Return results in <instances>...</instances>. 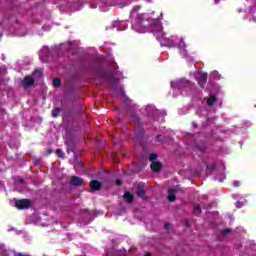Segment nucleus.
I'll return each instance as SVG.
<instances>
[{
  "label": "nucleus",
  "mask_w": 256,
  "mask_h": 256,
  "mask_svg": "<svg viewBox=\"0 0 256 256\" xmlns=\"http://www.w3.org/2000/svg\"><path fill=\"white\" fill-rule=\"evenodd\" d=\"M123 199L126 201V203L131 204L133 201H135V195H133L131 192H125Z\"/></svg>",
  "instance_id": "0eeeda50"
},
{
  "label": "nucleus",
  "mask_w": 256,
  "mask_h": 256,
  "mask_svg": "<svg viewBox=\"0 0 256 256\" xmlns=\"http://www.w3.org/2000/svg\"><path fill=\"white\" fill-rule=\"evenodd\" d=\"M60 113H61V109L60 108H54L52 110V117L57 118V117H59Z\"/></svg>",
  "instance_id": "2eb2a0df"
},
{
  "label": "nucleus",
  "mask_w": 256,
  "mask_h": 256,
  "mask_svg": "<svg viewBox=\"0 0 256 256\" xmlns=\"http://www.w3.org/2000/svg\"><path fill=\"white\" fill-rule=\"evenodd\" d=\"M215 101H217V97L215 95H211L208 99H207V105L208 107H213V104L215 103Z\"/></svg>",
  "instance_id": "9b49d317"
},
{
  "label": "nucleus",
  "mask_w": 256,
  "mask_h": 256,
  "mask_svg": "<svg viewBox=\"0 0 256 256\" xmlns=\"http://www.w3.org/2000/svg\"><path fill=\"white\" fill-rule=\"evenodd\" d=\"M41 74H42L41 70L37 69L33 72V77H41Z\"/></svg>",
  "instance_id": "412c9836"
},
{
  "label": "nucleus",
  "mask_w": 256,
  "mask_h": 256,
  "mask_svg": "<svg viewBox=\"0 0 256 256\" xmlns=\"http://www.w3.org/2000/svg\"><path fill=\"white\" fill-rule=\"evenodd\" d=\"M77 113H83V110H79V111H77Z\"/></svg>",
  "instance_id": "c85d7f7f"
},
{
  "label": "nucleus",
  "mask_w": 256,
  "mask_h": 256,
  "mask_svg": "<svg viewBox=\"0 0 256 256\" xmlns=\"http://www.w3.org/2000/svg\"><path fill=\"white\" fill-rule=\"evenodd\" d=\"M215 2L218 3L217 0H215Z\"/></svg>",
  "instance_id": "473e14b6"
},
{
  "label": "nucleus",
  "mask_w": 256,
  "mask_h": 256,
  "mask_svg": "<svg viewBox=\"0 0 256 256\" xmlns=\"http://www.w3.org/2000/svg\"><path fill=\"white\" fill-rule=\"evenodd\" d=\"M198 213H201V205L196 204L194 206V215H197Z\"/></svg>",
  "instance_id": "a211bd4d"
},
{
  "label": "nucleus",
  "mask_w": 256,
  "mask_h": 256,
  "mask_svg": "<svg viewBox=\"0 0 256 256\" xmlns=\"http://www.w3.org/2000/svg\"><path fill=\"white\" fill-rule=\"evenodd\" d=\"M145 256H151V253H147Z\"/></svg>",
  "instance_id": "7c9ffc66"
},
{
  "label": "nucleus",
  "mask_w": 256,
  "mask_h": 256,
  "mask_svg": "<svg viewBox=\"0 0 256 256\" xmlns=\"http://www.w3.org/2000/svg\"><path fill=\"white\" fill-rule=\"evenodd\" d=\"M192 125H193V127H195V128H197V127H198V125H197V123H196V122H192Z\"/></svg>",
  "instance_id": "bb28decb"
},
{
  "label": "nucleus",
  "mask_w": 256,
  "mask_h": 256,
  "mask_svg": "<svg viewBox=\"0 0 256 256\" xmlns=\"http://www.w3.org/2000/svg\"><path fill=\"white\" fill-rule=\"evenodd\" d=\"M194 151H199V153H205L207 151V146L205 144H197L193 148Z\"/></svg>",
  "instance_id": "9d476101"
},
{
  "label": "nucleus",
  "mask_w": 256,
  "mask_h": 256,
  "mask_svg": "<svg viewBox=\"0 0 256 256\" xmlns=\"http://www.w3.org/2000/svg\"><path fill=\"white\" fill-rule=\"evenodd\" d=\"M156 141H157V143H165L167 141V139L165 138V136L158 134L156 136Z\"/></svg>",
  "instance_id": "4468645a"
},
{
  "label": "nucleus",
  "mask_w": 256,
  "mask_h": 256,
  "mask_svg": "<svg viewBox=\"0 0 256 256\" xmlns=\"http://www.w3.org/2000/svg\"><path fill=\"white\" fill-rule=\"evenodd\" d=\"M83 182V178L79 176H72V178L70 179V185H72L73 187H79L83 185Z\"/></svg>",
  "instance_id": "423d86ee"
},
{
  "label": "nucleus",
  "mask_w": 256,
  "mask_h": 256,
  "mask_svg": "<svg viewBox=\"0 0 256 256\" xmlns=\"http://www.w3.org/2000/svg\"><path fill=\"white\" fill-rule=\"evenodd\" d=\"M115 183L118 187H121V185H123V181H121V179H116Z\"/></svg>",
  "instance_id": "4be33fe9"
},
{
  "label": "nucleus",
  "mask_w": 256,
  "mask_h": 256,
  "mask_svg": "<svg viewBox=\"0 0 256 256\" xmlns=\"http://www.w3.org/2000/svg\"><path fill=\"white\" fill-rule=\"evenodd\" d=\"M90 191L94 193V191H101L103 188V183L99 180H91L89 183Z\"/></svg>",
  "instance_id": "7ed1b4c3"
},
{
  "label": "nucleus",
  "mask_w": 256,
  "mask_h": 256,
  "mask_svg": "<svg viewBox=\"0 0 256 256\" xmlns=\"http://www.w3.org/2000/svg\"><path fill=\"white\" fill-rule=\"evenodd\" d=\"M48 155H51V150H48Z\"/></svg>",
  "instance_id": "c756f323"
},
{
  "label": "nucleus",
  "mask_w": 256,
  "mask_h": 256,
  "mask_svg": "<svg viewBox=\"0 0 256 256\" xmlns=\"http://www.w3.org/2000/svg\"><path fill=\"white\" fill-rule=\"evenodd\" d=\"M156 35V39H159L160 35H163V31H161V26H158V31L154 33Z\"/></svg>",
  "instance_id": "aec40b11"
},
{
  "label": "nucleus",
  "mask_w": 256,
  "mask_h": 256,
  "mask_svg": "<svg viewBox=\"0 0 256 256\" xmlns=\"http://www.w3.org/2000/svg\"><path fill=\"white\" fill-rule=\"evenodd\" d=\"M186 47L187 45L185 44V40L181 38L178 44V49H185Z\"/></svg>",
  "instance_id": "dca6fc26"
},
{
  "label": "nucleus",
  "mask_w": 256,
  "mask_h": 256,
  "mask_svg": "<svg viewBox=\"0 0 256 256\" xmlns=\"http://www.w3.org/2000/svg\"><path fill=\"white\" fill-rule=\"evenodd\" d=\"M23 83L26 85V87H32V85L35 84V79H33L31 76H26L23 80Z\"/></svg>",
  "instance_id": "1a4fd4ad"
},
{
  "label": "nucleus",
  "mask_w": 256,
  "mask_h": 256,
  "mask_svg": "<svg viewBox=\"0 0 256 256\" xmlns=\"http://www.w3.org/2000/svg\"><path fill=\"white\" fill-rule=\"evenodd\" d=\"M207 169H209L210 171H215V169H217V166L210 165V166H207Z\"/></svg>",
  "instance_id": "5701e85b"
},
{
  "label": "nucleus",
  "mask_w": 256,
  "mask_h": 256,
  "mask_svg": "<svg viewBox=\"0 0 256 256\" xmlns=\"http://www.w3.org/2000/svg\"><path fill=\"white\" fill-rule=\"evenodd\" d=\"M104 75H105L106 77H113V74H111V73H109V72H104Z\"/></svg>",
  "instance_id": "a878e982"
},
{
  "label": "nucleus",
  "mask_w": 256,
  "mask_h": 256,
  "mask_svg": "<svg viewBox=\"0 0 256 256\" xmlns=\"http://www.w3.org/2000/svg\"><path fill=\"white\" fill-rule=\"evenodd\" d=\"M56 155L58 156V157H60V159H63V156L65 155V153H63V150H61V149H57L56 150Z\"/></svg>",
  "instance_id": "6ab92c4d"
},
{
  "label": "nucleus",
  "mask_w": 256,
  "mask_h": 256,
  "mask_svg": "<svg viewBox=\"0 0 256 256\" xmlns=\"http://www.w3.org/2000/svg\"><path fill=\"white\" fill-rule=\"evenodd\" d=\"M16 256H25V255H23V253L19 252L16 254Z\"/></svg>",
  "instance_id": "cd10ccee"
},
{
  "label": "nucleus",
  "mask_w": 256,
  "mask_h": 256,
  "mask_svg": "<svg viewBox=\"0 0 256 256\" xmlns=\"http://www.w3.org/2000/svg\"><path fill=\"white\" fill-rule=\"evenodd\" d=\"M15 207H17L20 210L29 209L31 207V200L29 199L15 200Z\"/></svg>",
  "instance_id": "f257e3e1"
},
{
  "label": "nucleus",
  "mask_w": 256,
  "mask_h": 256,
  "mask_svg": "<svg viewBox=\"0 0 256 256\" xmlns=\"http://www.w3.org/2000/svg\"><path fill=\"white\" fill-rule=\"evenodd\" d=\"M136 121L139 122V117H136Z\"/></svg>",
  "instance_id": "2f4dec72"
},
{
  "label": "nucleus",
  "mask_w": 256,
  "mask_h": 256,
  "mask_svg": "<svg viewBox=\"0 0 256 256\" xmlns=\"http://www.w3.org/2000/svg\"><path fill=\"white\" fill-rule=\"evenodd\" d=\"M134 187H136V195L141 199H145V184H143V182H136Z\"/></svg>",
  "instance_id": "f03ea898"
},
{
  "label": "nucleus",
  "mask_w": 256,
  "mask_h": 256,
  "mask_svg": "<svg viewBox=\"0 0 256 256\" xmlns=\"http://www.w3.org/2000/svg\"><path fill=\"white\" fill-rule=\"evenodd\" d=\"M150 169L154 173H161V169H163V164L159 161H153L150 165Z\"/></svg>",
  "instance_id": "39448f33"
},
{
  "label": "nucleus",
  "mask_w": 256,
  "mask_h": 256,
  "mask_svg": "<svg viewBox=\"0 0 256 256\" xmlns=\"http://www.w3.org/2000/svg\"><path fill=\"white\" fill-rule=\"evenodd\" d=\"M158 157H159V154L152 153V154H150L149 160L153 163V161H157Z\"/></svg>",
  "instance_id": "f3484780"
},
{
  "label": "nucleus",
  "mask_w": 256,
  "mask_h": 256,
  "mask_svg": "<svg viewBox=\"0 0 256 256\" xmlns=\"http://www.w3.org/2000/svg\"><path fill=\"white\" fill-rule=\"evenodd\" d=\"M208 75L205 72L200 73V77L198 79V85L201 89H205V85H207Z\"/></svg>",
  "instance_id": "20e7f679"
},
{
  "label": "nucleus",
  "mask_w": 256,
  "mask_h": 256,
  "mask_svg": "<svg viewBox=\"0 0 256 256\" xmlns=\"http://www.w3.org/2000/svg\"><path fill=\"white\" fill-rule=\"evenodd\" d=\"M164 229H171V224L170 223H165L164 224Z\"/></svg>",
  "instance_id": "393cba45"
},
{
  "label": "nucleus",
  "mask_w": 256,
  "mask_h": 256,
  "mask_svg": "<svg viewBox=\"0 0 256 256\" xmlns=\"http://www.w3.org/2000/svg\"><path fill=\"white\" fill-rule=\"evenodd\" d=\"M233 185H234V187H239V185H241V182H239L238 180H235L233 182Z\"/></svg>",
  "instance_id": "b1692460"
},
{
  "label": "nucleus",
  "mask_w": 256,
  "mask_h": 256,
  "mask_svg": "<svg viewBox=\"0 0 256 256\" xmlns=\"http://www.w3.org/2000/svg\"><path fill=\"white\" fill-rule=\"evenodd\" d=\"M176 192L177 190H168V201H170V203H175V201H177V196H175Z\"/></svg>",
  "instance_id": "6e6552de"
},
{
  "label": "nucleus",
  "mask_w": 256,
  "mask_h": 256,
  "mask_svg": "<svg viewBox=\"0 0 256 256\" xmlns=\"http://www.w3.org/2000/svg\"><path fill=\"white\" fill-rule=\"evenodd\" d=\"M52 85L53 87L57 88V87H61V78H54L52 80Z\"/></svg>",
  "instance_id": "f8f14e48"
},
{
  "label": "nucleus",
  "mask_w": 256,
  "mask_h": 256,
  "mask_svg": "<svg viewBox=\"0 0 256 256\" xmlns=\"http://www.w3.org/2000/svg\"><path fill=\"white\" fill-rule=\"evenodd\" d=\"M230 233H231V228H225V229H223V230H220V235H221L222 237H225V236H227V235H230Z\"/></svg>",
  "instance_id": "ddd939ff"
}]
</instances>
